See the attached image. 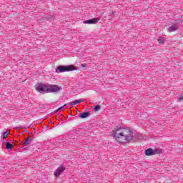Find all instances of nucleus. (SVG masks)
<instances>
[{
	"mask_svg": "<svg viewBox=\"0 0 183 183\" xmlns=\"http://www.w3.org/2000/svg\"><path fill=\"white\" fill-rule=\"evenodd\" d=\"M112 137H114L117 141L121 138L122 141L131 142L134 138V132L124 127H116L112 132Z\"/></svg>",
	"mask_w": 183,
	"mask_h": 183,
	"instance_id": "obj_1",
	"label": "nucleus"
},
{
	"mask_svg": "<svg viewBox=\"0 0 183 183\" xmlns=\"http://www.w3.org/2000/svg\"><path fill=\"white\" fill-rule=\"evenodd\" d=\"M36 91L39 92V94H55L56 92H59L61 87L56 84H45L44 83H37L35 85Z\"/></svg>",
	"mask_w": 183,
	"mask_h": 183,
	"instance_id": "obj_2",
	"label": "nucleus"
},
{
	"mask_svg": "<svg viewBox=\"0 0 183 183\" xmlns=\"http://www.w3.org/2000/svg\"><path fill=\"white\" fill-rule=\"evenodd\" d=\"M71 71H76V68L74 65L69 66H59L56 69V72L57 74H61L62 72H69Z\"/></svg>",
	"mask_w": 183,
	"mask_h": 183,
	"instance_id": "obj_3",
	"label": "nucleus"
},
{
	"mask_svg": "<svg viewBox=\"0 0 183 183\" xmlns=\"http://www.w3.org/2000/svg\"><path fill=\"white\" fill-rule=\"evenodd\" d=\"M162 151L159 149H152L151 148H149L145 150L144 154L147 157H151L152 155H157V154H161Z\"/></svg>",
	"mask_w": 183,
	"mask_h": 183,
	"instance_id": "obj_4",
	"label": "nucleus"
},
{
	"mask_svg": "<svg viewBox=\"0 0 183 183\" xmlns=\"http://www.w3.org/2000/svg\"><path fill=\"white\" fill-rule=\"evenodd\" d=\"M65 169H66V168L65 167H64L63 165L59 166L57 169H56L54 171V177H59L61 175V174H62V172H64V171H65Z\"/></svg>",
	"mask_w": 183,
	"mask_h": 183,
	"instance_id": "obj_5",
	"label": "nucleus"
},
{
	"mask_svg": "<svg viewBox=\"0 0 183 183\" xmlns=\"http://www.w3.org/2000/svg\"><path fill=\"white\" fill-rule=\"evenodd\" d=\"M101 19V18H93L92 19L86 20L83 21V24H98V21Z\"/></svg>",
	"mask_w": 183,
	"mask_h": 183,
	"instance_id": "obj_6",
	"label": "nucleus"
},
{
	"mask_svg": "<svg viewBox=\"0 0 183 183\" xmlns=\"http://www.w3.org/2000/svg\"><path fill=\"white\" fill-rule=\"evenodd\" d=\"M44 18V19H46V21H49V22H52L55 20V17L50 14H45Z\"/></svg>",
	"mask_w": 183,
	"mask_h": 183,
	"instance_id": "obj_7",
	"label": "nucleus"
},
{
	"mask_svg": "<svg viewBox=\"0 0 183 183\" xmlns=\"http://www.w3.org/2000/svg\"><path fill=\"white\" fill-rule=\"evenodd\" d=\"M91 115V112H82L79 114V117L84 119V118H88Z\"/></svg>",
	"mask_w": 183,
	"mask_h": 183,
	"instance_id": "obj_8",
	"label": "nucleus"
},
{
	"mask_svg": "<svg viewBox=\"0 0 183 183\" xmlns=\"http://www.w3.org/2000/svg\"><path fill=\"white\" fill-rule=\"evenodd\" d=\"M142 135L141 134H133V138L132 139V141H138L139 139H142Z\"/></svg>",
	"mask_w": 183,
	"mask_h": 183,
	"instance_id": "obj_9",
	"label": "nucleus"
},
{
	"mask_svg": "<svg viewBox=\"0 0 183 183\" xmlns=\"http://www.w3.org/2000/svg\"><path fill=\"white\" fill-rule=\"evenodd\" d=\"M34 141V138H30L29 137H27V138L26 139L25 142L23 143V146L24 147H26V145H29V144H31V142H32Z\"/></svg>",
	"mask_w": 183,
	"mask_h": 183,
	"instance_id": "obj_10",
	"label": "nucleus"
},
{
	"mask_svg": "<svg viewBox=\"0 0 183 183\" xmlns=\"http://www.w3.org/2000/svg\"><path fill=\"white\" fill-rule=\"evenodd\" d=\"M179 28L176 24H173L169 28V32H175V31H178Z\"/></svg>",
	"mask_w": 183,
	"mask_h": 183,
	"instance_id": "obj_11",
	"label": "nucleus"
},
{
	"mask_svg": "<svg viewBox=\"0 0 183 183\" xmlns=\"http://www.w3.org/2000/svg\"><path fill=\"white\" fill-rule=\"evenodd\" d=\"M81 102H84V99H79L77 100L72 101L71 105H76L78 104H81Z\"/></svg>",
	"mask_w": 183,
	"mask_h": 183,
	"instance_id": "obj_12",
	"label": "nucleus"
},
{
	"mask_svg": "<svg viewBox=\"0 0 183 183\" xmlns=\"http://www.w3.org/2000/svg\"><path fill=\"white\" fill-rule=\"evenodd\" d=\"M14 148V145L11 144L9 142H6V149H12Z\"/></svg>",
	"mask_w": 183,
	"mask_h": 183,
	"instance_id": "obj_13",
	"label": "nucleus"
},
{
	"mask_svg": "<svg viewBox=\"0 0 183 183\" xmlns=\"http://www.w3.org/2000/svg\"><path fill=\"white\" fill-rule=\"evenodd\" d=\"M9 130H6L4 134H3V141H6V137L8 135H9Z\"/></svg>",
	"mask_w": 183,
	"mask_h": 183,
	"instance_id": "obj_14",
	"label": "nucleus"
},
{
	"mask_svg": "<svg viewBox=\"0 0 183 183\" xmlns=\"http://www.w3.org/2000/svg\"><path fill=\"white\" fill-rule=\"evenodd\" d=\"M157 41L159 44H161L162 45H164L165 44V41H164V39H162V37H159Z\"/></svg>",
	"mask_w": 183,
	"mask_h": 183,
	"instance_id": "obj_15",
	"label": "nucleus"
},
{
	"mask_svg": "<svg viewBox=\"0 0 183 183\" xmlns=\"http://www.w3.org/2000/svg\"><path fill=\"white\" fill-rule=\"evenodd\" d=\"M99 109H101V106L97 105L94 108V112H98V111H99Z\"/></svg>",
	"mask_w": 183,
	"mask_h": 183,
	"instance_id": "obj_16",
	"label": "nucleus"
},
{
	"mask_svg": "<svg viewBox=\"0 0 183 183\" xmlns=\"http://www.w3.org/2000/svg\"><path fill=\"white\" fill-rule=\"evenodd\" d=\"M64 109H65V106L64 105L59 107L57 110H56V112H58V111H64Z\"/></svg>",
	"mask_w": 183,
	"mask_h": 183,
	"instance_id": "obj_17",
	"label": "nucleus"
},
{
	"mask_svg": "<svg viewBox=\"0 0 183 183\" xmlns=\"http://www.w3.org/2000/svg\"><path fill=\"white\" fill-rule=\"evenodd\" d=\"M72 105L73 104H72V102H71V103H67V104H64V107L68 108L69 107H71Z\"/></svg>",
	"mask_w": 183,
	"mask_h": 183,
	"instance_id": "obj_18",
	"label": "nucleus"
},
{
	"mask_svg": "<svg viewBox=\"0 0 183 183\" xmlns=\"http://www.w3.org/2000/svg\"><path fill=\"white\" fill-rule=\"evenodd\" d=\"M80 68H86V64H80Z\"/></svg>",
	"mask_w": 183,
	"mask_h": 183,
	"instance_id": "obj_19",
	"label": "nucleus"
},
{
	"mask_svg": "<svg viewBox=\"0 0 183 183\" xmlns=\"http://www.w3.org/2000/svg\"><path fill=\"white\" fill-rule=\"evenodd\" d=\"M178 99H179V101H183V96L182 95H179L178 96Z\"/></svg>",
	"mask_w": 183,
	"mask_h": 183,
	"instance_id": "obj_20",
	"label": "nucleus"
},
{
	"mask_svg": "<svg viewBox=\"0 0 183 183\" xmlns=\"http://www.w3.org/2000/svg\"><path fill=\"white\" fill-rule=\"evenodd\" d=\"M26 149H28V147H25L23 149L24 151H26Z\"/></svg>",
	"mask_w": 183,
	"mask_h": 183,
	"instance_id": "obj_21",
	"label": "nucleus"
}]
</instances>
